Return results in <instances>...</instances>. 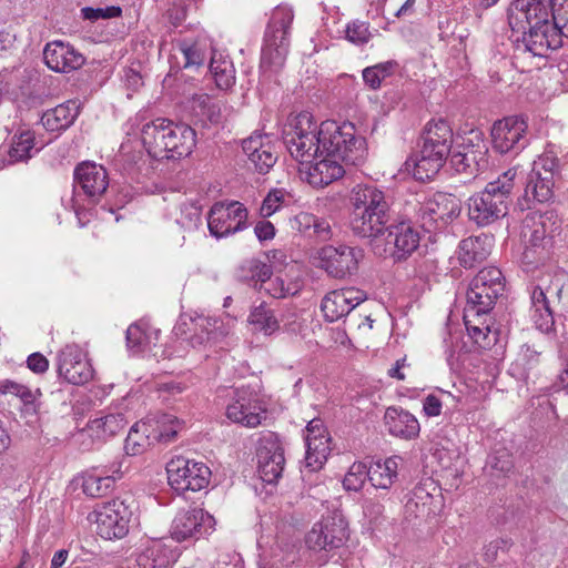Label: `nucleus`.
Instances as JSON below:
<instances>
[{
    "label": "nucleus",
    "mask_w": 568,
    "mask_h": 568,
    "mask_svg": "<svg viewBox=\"0 0 568 568\" xmlns=\"http://www.w3.org/2000/svg\"><path fill=\"white\" fill-rule=\"evenodd\" d=\"M349 227L354 236L371 240L384 234L394 219L390 197L376 185L357 184L352 189Z\"/></svg>",
    "instance_id": "obj_1"
},
{
    "label": "nucleus",
    "mask_w": 568,
    "mask_h": 568,
    "mask_svg": "<svg viewBox=\"0 0 568 568\" xmlns=\"http://www.w3.org/2000/svg\"><path fill=\"white\" fill-rule=\"evenodd\" d=\"M549 8L545 0H515L508 12V22L516 38L517 49L537 57L547 53Z\"/></svg>",
    "instance_id": "obj_2"
},
{
    "label": "nucleus",
    "mask_w": 568,
    "mask_h": 568,
    "mask_svg": "<svg viewBox=\"0 0 568 568\" xmlns=\"http://www.w3.org/2000/svg\"><path fill=\"white\" fill-rule=\"evenodd\" d=\"M141 140L153 159L180 160L192 153L196 144V133L186 123L158 118L143 125Z\"/></svg>",
    "instance_id": "obj_3"
},
{
    "label": "nucleus",
    "mask_w": 568,
    "mask_h": 568,
    "mask_svg": "<svg viewBox=\"0 0 568 568\" xmlns=\"http://www.w3.org/2000/svg\"><path fill=\"white\" fill-rule=\"evenodd\" d=\"M518 171L508 169L483 191L477 192L467 200V213L471 222L478 226H487L507 215L517 185Z\"/></svg>",
    "instance_id": "obj_4"
},
{
    "label": "nucleus",
    "mask_w": 568,
    "mask_h": 568,
    "mask_svg": "<svg viewBox=\"0 0 568 568\" xmlns=\"http://www.w3.org/2000/svg\"><path fill=\"white\" fill-rule=\"evenodd\" d=\"M423 144L414 161V176L432 180L443 168L453 145V129L444 119L430 120L422 135Z\"/></svg>",
    "instance_id": "obj_5"
},
{
    "label": "nucleus",
    "mask_w": 568,
    "mask_h": 568,
    "mask_svg": "<svg viewBox=\"0 0 568 568\" xmlns=\"http://www.w3.org/2000/svg\"><path fill=\"white\" fill-rule=\"evenodd\" d=\"M293 20L294 12L291 7L278 6L272 11L264 33L260 62L265 80H271L285 64Z\"/></svg>",
    "instance_id": "obj_6"
},
{
    "label": "nucleus",
    "mask_w": 568,
    "mask_h": 568,
    "mask_svg": "<svg viewBox=\"0 0 568 568\" xmlns=\"http://www.w3.org/2000/svg\"><path fill=\"white\" fill-rule=\"evenodd\" d=\"M323 155L338 159L345 165L359 166L367 158V144L351 122L326 120L320 124Z\"/></svg>",
    "instance_id": "obj_7"
},
{
    "label": "nucleus",
    "mask_w": 568,
    "mask_h": 568,
    "mask_svg": "<svg viewBox=\"0 0 568 568\" xmlns=\"http://www.w3.org/2000/svg\"><path fill=\"white\" fill-rule=\"evenodd\" d=\"M561 178L559 159L552 151L540 154L532 163L525 181V189L517 200V207L524 212L536 204L547 203L554 197L556 182Z\"/></svg>",
    "instance_id": "obj_8"
},
{
    "label": "nucleus",
    "mask_w": 568,
    "mask_h": 568,
    "mask_svg": "<svg viewBox=\"0 0 568 568\" xmlns=\"http://www.w3.org/2000/svg\"><path fill=\"white\" fill-rule=\"evenodd\" d=\"M373 253L394 263L408 260L419 247L420 235L410 220L393 219L384 234L368 240Z\"/></svg>",
    "instance_id": "obj_9"
},
{
    "label": "nucleus",
    "mask_w": 568,
    "mask_h": 568,
    "mask_svg": "<svg viewBox=\"0 0 568 568\" xmlns=\"http://www.w3.org/2000/svg\"><path fill=\"white\" fill-rule=\"evenodd\" d=\"M320 125L310 113H301L283 129V143L291 156L302 164L323 155Z\"/></svg>",
    "instance_id": "obj_10"
},
{
    "label": "nucleus",
    "mask_w": 568,
    "mask_h": 568,
    "mask_svg": "<svg viewBox=\"0 0 568 568\" xmlns=\"http://www.w3.org/2000/svg\"><path fill=\"white\" fill-rule=\"evenodd\" d=\"M489 150L480 131H471L450 155V166L466 179H475L489 168Z\"/></svg>",
    "instance_id": "obj_11"
},
{
    "label": "nucleus",
    "mask_w": 568,
    "mask_h": 568,
    "mask_svg": "<svg viewBox=\"0 0 568 568\" xmlns=\"http://www.w3.org/2000/svg\"><path fill=\"white\" fill-rule=\"evenodd\" d=\"M460 200L450 193L437 192L423 203H418L416 222L426 232L444 229L459 216Z\"/></svg>",
    "instance_id": "obj_12"
},
{
    "label": "nucleus",
    "mask_w": 568,
    "mask_h": 568,
    "mask_svg": "<svg viewBox=\"0 0 568 568\" xmlns=\"http://www.w3.org/2000/svg\"><path fill=\"white\" fill-rule=\"evenodd\" d=\"M168 480L178 494L199 491L210 483L211 470L201 462L176 457L166 465Z\"/></svg>",
    "instance_id": "obj_13"
},
{
    "label": "nucleus",
    "mask_w": 568,
    "mask_h": 568,
    "mask_svg": "<svg viewBox=\"0 0 568 568\" xmlns=\"http://www.w3.org/2000/svg\"><path fill=\"white\" fill-rule=\"evenodd\" d=\"M490 135L495 152L516 155L529 144L528 122L524 116H506L493 124Z\"/></svg>",
    "instance_id": "obj_14"
},
{
    "label": "nucleus",
    "mask_w": 568,
    "mask_h": 568,
    "mask_svg": "<svg viewBox=\"0 0 568 568\" xmlns=\"http://www.w3.org/2000/svg\"><path fill=\"white\" fill-rule=\"evenodd\" d=\"M132 503L120 498L103 503L95 510L98 535L106 540L125 537L133 515Z\"/></svg>",
    "instance_id": "obj_15"
},
{
    "label": "nucleus",
    "mask_w": 568,
    "mask_h": 568,
    "mask_svg": "<svg viewBox=\"0 0 568 568\" xmlns=\"http://www.w3.org/2000/svg\"><path fill=\"white\" fill-rule=\"evenodd\" d=\"M348 537L347 523L341 513H333L315 524L305 542L315 552H329L344 546Z\"/></svg>",
    "instance_id": "obj_16"
},
{
    "label": "nucleus",
    "mask_w": 568,
    "mask_h": 568,
    "mask_svg": "<svg viewBox=\"0 0 568 568\" xmlns=\"http://www.w3.org/2000/svg\"><path fill=\"white\" fill-rule=\"evenodd\" d=\"M247 210L237 202L215 203L207 215V227L216 239L225 237L247 227Z\"/></svg>",
    "instance_id": "obj_17"
},
{
    "label": "nucleus",
    "mask_w": 568,
    "mask_h": 568,
    "mask_svg": "<svg viewBox=\"0 0 568 568\" xmlns=\"http://www.w3.org/2000/svg\"><path fill=\"white\" fill-rule=\"evenodd\" d=\"M505 288V277L499 268L488 266L471 280L467 291V305L491 310Z\"/></svg>",
    "instance_id": "obj_18"
},
{
    "label": "nucleus",
    "mask_w": 568,
    "mask_h": 568,
    "mask_svg": "<svg viewBox=\"0 0 568 568\" xmlns=\"http://www.w3.org/2000/svg\"><path fill=\"white\" fill-rule=\"evenodd\" d=\"M321 267L334 278L352 276L358 270V263L364 257L359 247L346 244L325 245L318 252Z\"/></svg>",
    "instance_id": "obj_19"
},
{
    "label": "nucleus",
    "mask_w": 568,
    "mask_h": 568,
    "mask_svg": "<svg viewBox=\"0 0 568 568\" xmlns=\"http://www.w3.org/2000/svg\"><path fill=\"white\" fill-rule=\"evenodd\" d=\"M215 519L201 507L181 509L173 519L171 536L182 542L189 539H200L214 530Z\"/></svg>",
    "instance_id": "obj_20"
},
{
    "label": "nucleus",
    "mask_w": 568,
    "mask_h": 568,
    "mask_svg": "<svg viewBox=\"0 0 568 568\" xmlns=\"http://www.w3.org/2000/svg\"><path fill=\"white\" fill-rule=\"evenodd\" d=\"M257 469L264 483L274 484L282 476L285 457L281 442L274 434L264 436L256 449Z\"/></svg>",
    "instance_id": "obj_21"
},
{
    "label": "nucleus",
    "mask_w": 568,
    "mask_h": 568,
    "mask_svg": "<svg viewBox=\"0 0 568 568\" xmlns=\"http://www.w3.org/2000/svg\"><path fill=\"white\" fill-rule=\"evenodd\" d=\"M109 185L106 170L94 162L79 163L73 172V187L82 193L91 203H97L105 193Z\"/></svg>",
    "instance_id": "obj_22"
},
{
    "label": "nucleus",
    "mask_w": 568,
    "mask_h": 568,
    "mask_svg": "<svg viewBox=\"0 0 568 568\" xmlns=\"http://www.w3.org/2000/svg\"><path fill=\"white\" fill-rule=\"evenodd\" d=\"M367 298L366 293L356 287L332 291L324 296L321 310L326 321L335 322L348 315Z\"/></svg>",
    "instance_id": "obj_23"
},
{
    "label": "nucleus",
    "mask_w": 568,
    "mask_h": 568,
    "mask_svg": "<svg viewBox=\"0 0 568 568\" xmlns=\"http://www.w3.org/2000/svg\"><path fill=\"white\" fill-rule=\"evenodd\" d=\"M58 374L69 384L81 386L93 377V369L78 347L67 346L59 354Z\"/></svg>",
    "instance_id": "obj_24"
},
{
    "label": "nucleus",
    "mask_w": 568,
    "mask_h": 568,
    "mask_svg": "<svg viewBox=\"0 0 568 568\" xmlns=\"http://www.w3.org/2000/svg\"><path fill=\"white\" fill-rule=\"evenodd\" d=\"M544 215H527L524 220L521 235L526 239V248L523 258L528 264H539L547 258L545 247L546 225Z\"/></svg>",
    "instance_id": "obj_25"
},
{
    "label": "nucleus",
    "mask_w": 568,
    "mask_h": 568,
    "mask_svg": "<svg viewBox=\"0 0 568 568\" xmlns=\"http://www.w3.org/2000/svg\"><path fill=\"white\" fill-rule=\"evenodd\" d=\"M242 149L250 164L260 174H266L277 161L274 145L267 135L254 133L242 141Z\"/></svg>",
    "instance_id": "obj_26"
},
{
    "label": "nucleus",
    "mask_w": 568,
    "mask_h": 568,
    "mask_svg": "<svg viewBox=\"0 0 568 568\" xmlns=\"http://www.w3.org/2000/svg\"><path fill=\"white\" fill-rule=\"evenodd\" d=\"M306 467L320 469L329 453V438L320 418H313L306 425Z\"/></svg>",
    "instance_id": "obj_27"
},
{
    "label": "nucleus",
    "mask_w": 568,
    "mask_h": 568,
    "mask_svg": "<svg viewBox=\"0 0 568 568\" xmlns=\"http://www.w3.org/2000/svg\"><path fill=\"white\" fill-rule=\"evenodd\" d=\"M43 59L49 69L63 73L81 68L85 61L80 52L62 41L47 43L43 50Z\"/></svg>",
    "instance_id": "obj_28"
},
{
    "label": "nucleus",
    "mask_w": 568,
    "mask_h": 568,
    "mask_svg": "<svg viewBox=\"0 0 568 568\" xmlns=\"http://www.w3.org/2000/svg\"><path fill=\"white\" fill-rule=\"evenodd\" d=\"M145 426L149 428L146 439L154 444H171L176 440L184 423L168 413H155L146 416Z\"/></svg>",
    "instance_id": "obj_29"
},
{
    "label": "nucleus",
    "mask_w": 568,
    "mask_h": 568,
    "mask_svg": "<svg viewBox=\"0 0 568 568\" xmlns=\"http://www.w3.org/2000/svg\"><path fill=\"white\" fill-rule=\"evenodd\" d=\"M481 307L467 305L464 308V323L468 332L469 337L474 341L478 347L488 349L496 345L498 342L499 332L491 329L487 323L475 325V322L479 317L488 315L491 310H480Z\"/></svg>",
    "instance_id": "obj_30"
},
{
    "label": "nucleus",
    "mask_w": 568,
    "mask_h": 568,
    "mask_svg": "<svg viewBox=\"0 0 568 568\" xmlns=\"http://www.w3.org/2000/svg\"><path fill=\"white\" fill-rule=\"evenodd\" d=\"M384 423L392 436L405 440L417 438L420 432L417 418L400 407H388L384 415Z\"/></svg>",
    "instance_id": "obj_31"
},
{
    "label": "nucleus",
    "mask_w": 568,
    "mask_h": 568,
    "mask_svg": "<svg viewBox=\"0 0 568 568\" xmlns=\"http://www.w3.org/2000/svg\"><path fill=\"white\" fill-rule=\"evenodd\" d=\"M549 27L548 30V50H556L561 47L562 37L568 38V0H549Z\"/></svg>",
    "instance_id": "obj_32"
},
{
    "label": "nucleus",
    "mask_w": 568,
    "mask_h": 568,
    "mask_svg": "<svg viewBox=\"0 0 568 568\" xmlns=\"http://www.w3.org/2000/svg\"><path fill=\"white\" fill-rule=\"evenodd\" d=\"M80 114V103L77 100H69L45 111L41 122L48 131H62L70 128Z\"/></svg>",
    "instance_id": "obj_33"
},
{
    "label": "nucleus",
    "mask_w": 568,
    "mask_h": 568,
    "mask_svg": "<svg viewBox=\"0 0 568 568\" xmlns=\"http://www.w3.org/2000/svg\"><path fill=\"white\" fill-rule=\"evenodd\" d=\"M125 425L126 420L123 414H109L90 420L79 434L81 436L88 435L92 440L105 442L120 433Z\"/></svg>",
    "instance_id": "obj_34"
},
{
    "label": "nucleus",
    "mask_w": 568,
    "mask_h": 568,
    "mask_svg": "<svg viewBox=\"0 0 568 568\" xmlns=\"http://www.w3.org/2000/svg\"><path fill=\"white\" fill-rule=\"evenodd\" d=\"M548 292L549 290L545 291L538 285L534 286L530 291V318L536 328L542 333H549L555 325L552 311L547 298Z\"/></svg>",
    "instance_id": "obj_35"
},
{
    "label": "nucleus",
    "mask_w": 568,
    "mask_h": 568,
    "mask_svg": "<svg viewBox=\"0 0 568 568\" xmlns=\"http://www.w3.org/2000/svg\"><path fill=\"white\" fill-rule=\"evenodd\" d=\"M403 459L390 456L385 460L373 462L369 465V481L376 488L389 489L398 477V465Z\"/></svg>",
    "instance_id": "obj_36"
},
{
    "label": "nucleus",
    "mask_w": 568,
    "mask_h": 568,
    "mask_svg": "<svg viewBox=\"0 0 568 568\" xmlns=\"http://www.w3.org/2000/svg\"><path fill=\"white\" fill-rule=\"evenodd\" d=\"M344 174L345 169L339 160L325 155L310 169L308 179L311 184L323 187L341 179Z\"/></svg>",
    "instance_id": "obj_37"
},
{
    "label": "nucleus",
    "mask_w": 568,
    "mask_h": 568,
    "mask_svg": "<svg viewBox=\"0 0 568 568\" xmlns=\"http://www.w3.org/2000/svg\"><path fill=\"white\" fill-rule=\"evenodd\" d=\"M176 45L184 58L183 67L185 69L203 67L205 61L211 59L213 53H216V51L211 47V43L204 39L193 42L183 39L180 40Z\"/></svg>",
    "instance_id": "obj_38"
},
{
    "label": "nucleus",
    "mask_w": 568,
    "mask_h": 568,
    "mask_svg": "<svg viewBox=\"0 0 568 568\" xmlns=\"http://www.w3.org/2000/svg\"><path fill=\"white\" fill-rule=\"evenodd\" d=\"M272 266L256 258L247 260L236 271L239 281L261 290L271 280Z\"/></svg>",
    "instance_id": "obj_39"
},
{
    "label": "nucleus",
    "mask_w": 568,
    "mask_h": 568,
    "mask_svg": "<svg viewBox=\"0 0 568 568\" xmlns=\"http://www.w3.org/2000/svg\"><path fill=\"white\" fill-rule=\"evenodd\" d=\"M489 255L485 241L480 237H467L458 245V261L465 268L475 267L484 262Z\"/></svg>",
    "instance_id": "obj_40"
},
{
    "label": "nucleus",
    "mask_w": 568,
    "mask_h": 568,
    "mask_svg": "<svg viewBox=\"0 0 568 568\" xmlns=\"http://www.w3.org/2000/svg\"><path fill=\"white\" fill-rule=\"evenodd\" d=\"M209 70L215 81V84L221 90H227L235 83V69L230 59L224 58L222 54L213 53Z\"/></svg>",
    "instance_id": "obj_41"
},
{
    "label": "nucleus",
    "mask_w": 568,
    "mask_h": 568,
    "mask_svg": "<svg viewBox=\"0 0 568 568\" xmlns=\"http://www.w3.org/2000/svg\"><path fill=\"white\" fill-rule=\"evenodd\" d=\"M140 568H172L171 551L160 542L146 547L136 558Z\"/></svg>",
    "instance_id": "obj_42"
},
{
    "label": "nucleus",
    "mask_w": 568,
    "mask_h": 568,
    "mask_svg": "<svg viewBox=\"0 0 568 568\" xmlns=\"http://www.w3.org/2000/svg\"><path fill=\"white\" fill-rule=\"evenodd\" d=\"M34 149V134L29 131H22L12 136L11 143L8 149V163L14 164L17 162H24L32 158Z\"/></svg>",
    "instance_id": "obj_43"
},
{
    "label": "nucleus",
    "mask_w": 568,
    "mask_h": 568,
    "mask_svg": "<svg viewBox=\"0 0 568 568\" xmlns=\"http://www.w3.org/2000/svg\"><path fill=\"white\" fill-rule=\"evenodd\" d=\"M145 420L136 422L131 428L124 442V452L126 455L136 456L144 453L149 445L146 434L149 428L145 426Z\"/></svg>",
    "instance_id": "obj_44"
},
{
    "label": "nucleus",
    "mask_w": 568,
    "mask_h": 568,
    "mask_svg": "<svg viewBox=\"0 0 568 568\" xmlns=\"http://www.w3.org/2000/svg\"><path fill=\"white\" fill-rule=\"evenodd\" d=\"M248 322L254 326V329L263 332L265 335H271L280 328L274 312L265 304H261L251 311Z\"/></svg>",
    "instance_id": "obj_45"
},
{
    "label": "nucleus",
    "mask_w": 568,
    "mask_h": 568,
    "mask_svg": "<svg viewBox=\"0 0 568 568\" xmlns=\"http://www.w3.org/2000/svg\"><path fill=\"white\" fill-rule=\"evenodd\" d=\"M514 468L511 453L506 448L494 450L487 458L485 469L490 476L505 477Z\"/></svg>",
    "instance_id": "obj_46"
},
{
    "label": "nucleus",
    "mask_w": 568,
    "mask_h": 568,
    "mask_svg": "<svg viewBox=\"0 0 568 568\" xmlns=\"http://www.w3.org/2000/svg\"><path fill=\"white\" fill-rule=\"evenodd\" d=\"M398 63L394 60L377 63L363 70L364 82L373 90L381 87L383 80L390 77L397 69Z\"/></svg>",
    "instance_id": "obj_47"
},
{
    "label": "nucleus",
    "mask_w": 568,
    "mask_h": 568,
    "mask_svg": "<svg viewBox=\"0 0 568 568\" xmlns=\"http://www.w3.org/2000/svg\"><path fill=\"white\" fill-rule=\"evenodd\" d=\"M245 398L237 399L226 408V416L234 423L243 424L247 427H256L261 424V413L246 412Z\"/></svg>",
    "instance_id": "obj_48"
},
{
    "label": "nucleus",
    "mask_w": 568,
    "mask_h": 568,
    "mask_svg": "<svg viewBox=\"0 0 568 568\" xmlns=\"http://www.w3.org/2000/svg\"><path fill=\"white\" fill-rule=\"evenodd\" d=\"M175 222L185 231L196 230L201 224V206L192 202L181 203Z\"/></svg>",
    "instance_id": "obj_49"
},
{
    "label": "nucleus",
    "mask_w": 568,
    "mask_h": 568,
    "mask_svg": "<svg viewBox=\"0 0 568 568\" xmlns=\"http://www.w3.org/2000/svg\"><path fill=\"white\" fill-rule=\"evenodd\" d=\"M114 485V478L112 476L100 477L95 475H89L83 479L82 489L83 493L92 498H99L106 495Z\"/></svg>",
    "instance_id": "obj_50"
},
{
    "label": "nucleus",
    "mask_w": 568,
    "mask_h": 568,
    "mask_svg": "<svg viewBox=\"0 0 568 568\" xmlns=\"http://www.w3.org/2000/svg\"><path fill=\"white\" fill-rule=\"evenodd\" d=\"M366 479L369 480V466L365 463H354L344 477L343 486L346 490L358 491Z\"/></svg>",
    "instance_id": "obj_51"
},
{
    "label": "nucleus",
    "mask_w": 568,
    "mask_h": 568,
    "mask_svg": "<svg viewBox=\"0 0 568 568\" xmlns=\"http://www.w3.org/2000/svg\"><path fill=\"white\" fill-rule=\"evenodd\" d=\"M81 16L84 20L92 22L100 19L120 18L122 16V8L120 6H109L105 8L84 7L81 9Z\"/></svg>",
    "instance_id": "obj_52"
},
{
    "label": "nucleus",
    "mask_w": 568,
    "mask_h": 568,
    "mask_svg": "<svg viewBox=\"0 0 568 568\" xmlns=\"http://www.w3.org/2000/svg\"><path fill=\"white\" fill-rule=\"evenodd\" d=\"M285 195L286 192L282 189H275L268 192V194L262 202V205L260 207V214L263 217H268L273 215L285 201Z\"/></svg>",
    "instance_id": "obj_53"
},
{
    "label": "nucleus",
    "mask_w": 568,
    "mask_h": 568,
    "mask_svg": "<svg viewBox=\"0 0 568 568\" xmlns=\"http://www.w3.org/2000/svg\"><path fill=\"white\" fill-rule=\"evenodd\" d=\"M514 542L509 538H498L490 541L484 548V558L487 562H494L501 554H508Z\"/></svg>",
    "instance_id": "obj_54"
},
{
    "label": "nucleus",
    "mask_w": 568,
    "mask_h": 568,
    "mask_svg": "<svg viewBox=\"0 0 568 568\" xmlns=\"http://www.w3.org/2000/svg\"><path fill=\"white\" fill-rule=\"evenodd\" d=\"M126 346L132 353H140L145 348L146 334L138 324H131L126 329Z\"/></svg>",
    "instance_id": "obj_55"
},
{
    "label": "nucleus",
    "mask_w": 568,
    "mask_h": 568,
    "mask_svg": "<svg viewBox=\"0 0 568 568\" xmlns=\"http://www.w3.org/2000/svg\"><path fill=\"white\" fill-rule=\"evenodd\" d=\"M346 38L355 44H364L369 40L368 24L366 22L355 20L346 27Z\"/></svg>",
    "instance_id": "obj_56"
},
{
    "label": "nucleus",
    "mask_w": 568,
    "mask_h": 568,
    "mask_svg": "<svg viewBox=\"0 0 568 568\" xmlns=\"http://www.w3.org/2000/svg\"><path fill=\"white\" fill-rule=\"evenodd\" d=\"M470 357V352L462 347L458 351H449L446 359L449 368L454 372H458L467 369L471 365Z\"/></svg>",
    "instance_id": "obj_57"
},
{
    "label": "nucleus",
    "mask_w": 568,
    "mask_h": 568,
    "mask_svg": "<svg viewBox=\"0 0 568 568\" xmlns=\"http://www.w3.org/2000/svg\"><path fill=\"white\" fill-rule=\"evenodd\" d=\"M195 326L196 329H199V324L201 327L205 328L207 331V338H216L221 335H225L227 333L226 328L222 325V323L215 318H202L201 323L199 321V317L195 320Z\"/></svg>",
    "instance_id": "obj_58"
},
{
    "label": "nucleus",
    "mask_w": 568,
    "mask_h": 568,
    "mask_svg": "<svg viewBox=\"0 0 568 568\" xmlns=\"http://www.w3.org/2000/svg\"><path fill=\"white\" fill-rule=\"evenodd\" d=\"M254 233L260 242H266L274 239L276 231L270 221L262 220L255 224Z\"/></svg>",
    "instance_id": "obj_59"
},
{
    "label": "nucleus",
    "mask_w": 568,
    "mask_h": 568,
    "mask_svg": "<svg viewBox=\"0 0 568 568\" xmlns=\"http://www.w3.org/2000/svg\"><path fill=\"white\" fill-rule=\"evenodd\" d=\"M314 223H316L314 214L301 212L295 216V225L301 233L311 235Z\"/></svg>",
    "instance_id": "obj_60"
},
{
    "label": "nucleus",
    "mask_w": 568,
    "mask_h": 568,
    "mask_svg": "<svg viewBox=\"0 0 568 568\" xmlns=\"http://www.w3.org/2000/svg\"><path fill=\"white\" fill-rule=\"evenodd\" d=\"M27 366L33 373L42 374L49 368V362L41 353H33L28 356Z\"/></svg>",
    "instance_id": "obj_61"
},
{
    "label": "nucleus",
    "mask_w": 568,
    "mask_h": 568,
    "mask_svg": "<svg viewBox=\"0 0 568 568\" xmlns=\"http://www.w3.org/2000/svg\"><path fill=\"white\" fill-rule=\"evenodd\" d=\"M442 402L433 393H430L423 403V412L427 417H436L442 413Z\"/></svg>",
    "instance_id": "obj_62"
},
{
    "label": "nucleus",
    "mask_w": 568,
    "mask_h": 568,
    "mask_svg": "<svg viewBox=\"0 0 568 568\" xmlns=\"http://www.w3.org/2000/svg\"><path fill=\"white\" fill-rule=\"evenodd\" d=\"M314 234L321 241H327L332 237L333 232L331 224L325 220L316 216V223H314L311 235Z\"/></svg>",
    "instance_id": "obj_63"
},
{
    "label": "nucleus",
    "mask_w": 568,
    "mask_h": 568,
    "mask_svg": "<svg viewBox=\"0 0 568 568\" xmlns=\"http://www.w3.org/2000/svg\"><path fill=\"white\" fill-rule=\"evenodd\" d=\"M268 282L270 287L266 290L271 293L272 296L276 298H283L292 294L290 287H285L284 281L282 278L276 277L275 280H270Z\"/></svg>",
    "instance_id": "obj_64"
}]
</instances>
